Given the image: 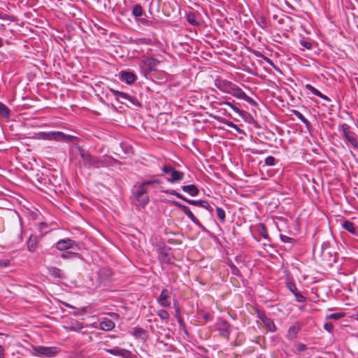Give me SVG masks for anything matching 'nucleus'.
<instances>
[{
    "label": "nucleus",
    "mask_w": 358,
    "mask_h": 358,
    "mask_svg": "<svg viewBox=\"0 0 358 358\" xmlns=\"http://www.w3.org/2000/svg\"><path fill=\"white\" fill-rule=\"evenodd\" d=\"M227 264H228V266H229L230 268H231V266H235L231 262H229Z\"/></svg>",
    "instance_id": "60"
},
{
    "label": "nucleus",
    "mask_w": 358,
    "mask_h": 358,
    "mask_svg": "<svg viewBox=\"0 0 358 358\" xmlns=\"http://www.w3.org/2000/svg\"><path fill=\"white\" fill-rule=\"evenodd\" d=\"M263 323L264 324V325L268 328V329L271 331V332H275L276 331V327L273 322V321L268 317V318H265L264 317V320H263Z\"/></svg>",
    "instance_id": "29"
},
{
    "label": "nucleus",
    "mask_w": 358,
    "mask_h": 358,
    "mask_svg": "<svg viewBox=\"0 0 358 358\" xmlns=\"http://www.w3.org/2000/svg\"><path fill=\"white\" fill-rule=\"evenodd\" d=\"M334 324L331 322H326L324 324V329L329 333H332L334 331Z\"/></svg>",
    "instance_id": "46"
},
{
    "label": "nucleus",
    "mask_w": 358,
    "mask_h": 358,
    "mask_svg": "<svg viewBox=\"0 0 358 358\" xmlns=\"http://www.w3.org/2000/svg\"><path fill=\"white\" fill-rule=\"evenodd\" d=\"M174 169L175 168L171 165H164L161 168V170L165 174H171L172 171L174 170Z\"/></svg>",
    "instance_id": "40"
},
{
    "label": "nucleus",
    "mask_w": 358,
    "mask_h": 358,
    "mask_svg": "<svg viewBox=\"0 0 358 358\" xmlns=\"http://www.w3.org/2000/svg\"><path fill=\"white\" fill-rule=\"evenodd\" d=\"M294 295L295 296V300L297 302H299V303H304V302H306V298L301 293H300L299 291L296 293H295Z\"/></svg>",
    "instance_id": "41"
},
{
    "label": "nucleus",
    "mask_w": 358,
    "mask_h": 358,
    "mask_svg": "<svg viewBox=\"0 0 358 358\" xmlns=\"http://www.w3.org/2000/svg\"><path fill=\"white\" fill-rule=\"evenodd\" d=\"M145 334V331L141 327H135L133 335L136 337H142Z\"/></svg>",
    "instance_id": "38"
},
{
    "label": "nucleus",
    "mask_w": 358,
    "mask_h": 358,
    "mask_svg": "<svg viewBox=\"0 0 358 358\" xmlns=\"http://www.w3.org/2000/svg\"><path fill=\"white\" fill-rule=\"evenodd\" d=\"M78 256H79L78 253L74 252H71V251L64 252L61 255V257L62 259H72V258L78 257Z\"/></svg>",
    "instance_id": "35"
},
{
    "label": "nucleus",
    "mask_w": 358,
    "mask_h": 358,
    "mask_svg": "<svg viewBox=\"0 0 358 358\" xmlns=\"http://www.w3.org/2000/svg\"><path fill=\"white\" fill-rule=\"evenodd\" d=\"M181 189L184 192L188 194L191 196H196L199 193L198 187L193 184L182 185Z\"/></svg>",
    "instance_id": "17"
},
{
    "label": "nucleus",
    "mask_w": 358,
    "mask_h": 358,
    "mask_svg": "<svg viewBox=\"0 0 358 358\" xmlns=\"http://www.w3.org/2000/svg\"><path fill=\"white\" fill-rule=\"evenodd\" d=\"M82 164L87 169H99L108 166L112 158L108 156L94 157L84 149H79Z\"/></svg>",
    "instance_id": "2"
},
{
    "label": "nucleus",
    "mask_w": 358,
    "mask_h": 358,
    "mask_svg": "<svg viewBox=\"0 0 358 358\" xmlns=\"http://www.w3.org/2000/svg\"><path fill=\"white\" fill-rule=\"evenodd\" d=\"M159 61L154 57H148L141 60V66L148 72L157 70Z\"/></svg>",
    "instance_id": "9"
},
{
    "label": "nucleus",
    "mask_w": 358,
    "mask_h": 358,
    "mask_svg": "<svg viewBox=\"0 0 358 358\" xmlns=\"http://www.w3.org/2000/svg\"><path fill=\"white\" fill-rule=\"evenodd\" d=\"M229 94L232 95L233 96L243 99L250 103L253 102V99L248 96L245 92H243L238 85L236 84L234 85L232 89Z\"/></svg>",
    "instance_id": "12"
},
{
    "label": "nucleus",
    "mask_w": 358,
    "mask_h": 358,
    "mask_svg": "<svg viewBox=\"0 0 358 358\" xmlns=\"http://www.w3.org/2000/svg\"><path fill=\"white\" fill-rule=\"evenodd\" d=\"M173 204L180 208L189 218V220L202 231H206L205 227L201 223V222L194 215L190 208L184 204H182L178 201H173Z\"/></svg>",
    "instance_id": "8"
},
{
    "label": "nucleus",
    "mask_w": 358,
    "mask_h": 358,
    "mask_svg": "<svg viewBox=\"0 0 358 358\" xmlns=\"http://www.w3.org/2000/svg\"><path fill=\"white\" fill-rule=\"evenodd\" d=\"M201 208L206 209L209 213L213 211V208L208 203L207 201H205V203L202 204Z\"/></svg>",
    "instance_id": "50"
},
{
    "label": "nucleus",
    "mask_w": 358,
    "mask_h": 358,
    "mask_svg": "<svg viewBox=\"0 0 358 358\" xmlns=\"http://www.w3.org/2000/svg\"><path fill=\"white\" fill-rule=\"evenodd\" d=\"M161 180L157 178L145 180L141 183L135 185L136 189L133 191L132 196L134 199L138 202V205L145 207L150 201L148 196V186L154 185H159Z\"/></svg>",
    "instance_id": "1"
},
{
    "label": "nucleus",
    "mask_w": 358,
    "mask_h": 358,
    "mask_svg": "<svg viewBox=\"0 0 358 358\" xmlns=\"http://www.w3.org/2000/svg\"><path fill=\"white\" fill-rule=\"evenodd\" d=\"M221 106H228L230 107L236 114H238L240 117H242L243 115V111L239 109L237 106H236L234 104H233L231 102L228 101H224L220 103Z\"/></svg>",
    "instance_id": "27"
},
{
    "label": "nucleus",
    "mask_w": 358,
    "mask_h": 358,
    "mask_svg": "<svg viewBox=\"0 0 358 358\" xmlns=\"http://www.w3.org/2000/svg\"><path fill=\"white\" fill-rule=\"evenodd\" d=\"M38 245L37 237L31 236L27 241V249L29 252H33L36 250Z\"/></svg>",
    "instance_id": "24"
},
{
    "label": "nucleus",
    "mask_w": 358,
    "mask_h": 358,
    "mask_svg": "<svg viewBox=\"0 0 358 358\" xmlns=\"http://www.w3.org/2000/svg\"><path fill=\"white\" fill-rule=\"evenodd\" d=\"M264 59H265V60H266L268 64H270L271 65H273V62H272L269 58H267V57H264Z\"/></svg>",
    "instance_id": "58"
},
{
    "label": "nucleus",
    "mask_w": 358,
    "mask_h": 358,
    "mask_svg": "<svg viewBox=\"0 0 358 358\" xmlns=\"http://www.w3.org/2000/svg\"><path fill=\"white\" fill-rule=\"evenodd\" d=\"M159 305L163 308H168L171 306L170 292L167 289H163L157 299Z\"/></svg>",
    "instance_id": "13"
},
{
    "label": "nucleus",
    "mask_w": 358,
    "mask_h": 358,
    "mask_svg": "<svg viewBox=\"0 0 358 358\" xmlns=\"http://www.w3.org/2000/svg\"><path fill=\"white\" fill-rule=\"evenodd\" d=\"M49 274L54 278H64V273L59 268L52 266L48 268Z\"/></svg>",
    "instance_id": "22"
},
{
    "label": "nucleus",
    "mask_w": 358,
    "mask_h": 358,
    "mask_svg": "<svg viewBox=\"0 0 358 358\" xmlns=\"http://www.w3.org/2000/svg\"><path fill=\"white\" fill-rule=\"evenodd\" d=\"M225 124L227 126H228L230 128H235V126H236V124H234V122H231V121H227L225 122Z\"/></svg>",
    "instance_id": "56"
},
{
    "label": "nucleus",
    "mask_w": 358,
    "mask_h": 358,
    "mask_svg": "<svg viewBox=\"0 0 358 358\" xmlns=\"http://www.w3.org/2000/svg\"><path fill=\"white\" fill-rule=\"evenodd\" d=\"M299 330H300L299 326H298V325L291 326L288 329L287 338L289 340L294 339L296 337Z\"/></svg>",
    "instance_id": "23"
},
{
    "label": "nucleus",
    "mask_w": 358,
    "mask_h": 358,
    "mask_svg": "<svg viewBox=\"0 0 358 358\" xmlns=\"http://www.w3.org/2000/svg\"><path fill=\"white\" fill-rule=\"evenodd\" d=\"M206 358H209V357H206Z\"/></svg>",
    "instance_id": "61"
},
{
    "label": "nucleus",
    "mask_w": 358,
    "mask_h": 358,
    "mask_svg": "<svg viewBox=\"0 0 358 358\" xmlns=\"http://www.w3.org/2000/svg\"><path fill=\"white\" fill-rule=\"evenodd\" d=\"M160 259L164 262L169 261V258L168 257V255L166 252H161L160 254Z\"/></svg>",
    "instance_id": "52"
},
{
    "label": "nucleus",
    "mask_w": 358,
    "mask_h": 358,
    "mask_svg": "<svg viewBox=\"0 0 358 358\" xmlns=\"http://www.w3.org/2000/svg\"><path fill=\"white\" fill-rule=\"evenodd\" d=\"M176 320H177V321H178V322L179 324L180 328L181 329H182L185 334H187L185 322H184L183 319L182 318V317L180 316V308H179V307H176Z\"/></svg>",
    "instance_id": "26"
},
{
    "label": "nucleus",
    "mask_w": 358,
    "mask_h": 358,
    "mask_svg": "<svg viewBox=\"0 0 358 358\" xmlns=\"http://www.w3.org/2000/svg\"><path fill=\"white\" fill-rule=\"evenodd\" d=\"M77 243L69 238L60 239L55 244L56 248L60 251H64L68 249H73L77 248Z\"/></svg>",
    "instance_id": "10"
},
{
    "label": "nucleus",
    "mask_w": 358,
    "mask_h": 358,
    "mask_svg": "<svg viewBox=\"0 0 358 358\" xmlns=\"http://www.w3.org/2000/svg\"><path fill=\"white\" fill-rule=\"evenodd\" d=\"M293 115H294L299 120H300L305 125L306 129L310 131L312 125L310 122L303 116V115L297 110H292Z\"/></svg>",
    "instance_id": "20"
},
{
    "label": "nucleus",
    "mask_w": 358,
    "mask_h": 358,
    "mask_svg": "<svg viewBox=\"0 0 358 358\" xmlns=\"http://www.w3.org/2000/svg\"><path fill=\"white\" fill-rule=\"evenodd\" d=\"M196 15L193 12H189L186 14L187 21L192 25H199V22L196 20Z\"/></svg>",
    "instance_id": "28"
},
{
    "label": "nucleus",
    "mask_w": 358,
    "mask_h": 358,
    "mask_svg": "<svg viewBox=\"0 0 358 358\" xmlns=\"http://www.w3.org/2000/svg\"><path fill=\"white\" fill-rule=\"evenodd\" d=\"M345 313H335L326 316V320H338L345 316Z\"/></svg>",
    "instance_id": "31"
},
{
    "label": "nucleus",
    "mask_w": 358,
    "mask_h": 358,
    "mask_svg": "<svg viewBox=\"0 0 358 358\" xmlns=\"http://www.w3.org/2000/svg\"><path fill=\"white\" fill-rule=\"evenodd\" d=\"M132 15L136 17H141L143 14V8L140 4H136L132 8Z\"/></svg>",
    "instance_id": "30"
},
{
    "label": "nucleus",
    "mask_w": 358,
    "mask_h": 358,
    "mask_svg": "<svg viewBox=\"0 0 358 358\" xmlns=\"http://www.w3.org/2000/svg\"><path fill=\"white\" fill-rule=\"evenodd\" d=\"M84 327H85V326H84L83 323L80 322L78 320H73L70 321V322H69V329L70 331L78 332V331H80L81 329H83Z\"/></svg>",
    "instance_id": "21"
},
{
    "label": "nucleus",
    "mask_w": 358,
    "mask_h": 358,
    "mask_svg": "<svg viewBox=\"0 0 358 358\" xmlns=\"http://www.w3.org/2000/svg\"><path fill=\"white\" fill-rule=\"evenodd\" d=\"M60 349L56 346H33L32 354L36 357H55L59 352Z\"/></svg>",
    "instance_id": "4"
},
{
    "label": "nucleus",
    "mask_w": 358,
    "mask_h": 358,
    "mask_svg": "<svg viewBox=\"0 0 358 358\" xmlns=\"http://www.w3.org/2000/svg\"><path fill=\"white\" fill-rule=\"evenodd\" d=\"M287 287L293 294H294L295 293H296L298 292L297 288L294 282H287Z\"/></svg>",
    "instance_id": "44"
},
{
    "label": "nucleus",
    "mask_w": 358,
    "mask_h": 358,
    "mask_svg": "<svg viewBox=\"0 0 358 358\" xmlns=\"http://www.w3.org/2000/svg\"><path fill=\"white\" fill-rule=\"evenodd\" d=\"M157 314L162 320H167L169 318V313L164 309L159 310Z\"/></svg>",
    "instance_id": "37"
},
{
    "label": "nucleus",
    "mask_w": 358,
    "mask_h": 358,
    "mask_svg": "<svg viewBox=\"0 0 358 358\" xmlns=\"http://www.w3.org/2000/svg\"><path fill=\"white\" fill-rule=\"evenodd\" d=\"M215 329L218 331L219 335L227 339H229V335L232 332L233 327L227 320L223 318H218L215 323Z\"/></svg>",
    "instance_id": "6"
},
{
    "label": "nucleus",
    "mask_w": 358,
    "mask_h": 358,
    "mask_svg": "<svg viewBox=\"0 0 358 358\" xmlns=\"http://www.w3.org/2000/svg\"><path fill=\"white\" fill-rule=\"evenodd\" d=\"M233 129L238 134H243V130L241 129L237 124H236L235 128Z\"/></svg>",
    "instance_id": "57"
},
{
    "label": "nucleus",
    "mask_w": 358,
    "mask_h": 358,
    "mask_svg": "<svg viewBox=\"0 0 358 358\" xmlns=\"http://www.w3.org/2000/svg\"><path fill=\"white\" fill-rule=\"evenodd\" d=\"M106 351L112 355L121 357L122 358H129L131 354L129 350L123 348H120L118 347H115L110 349H106Z\"/></svg>",
    "instance_id": "14"
},
{
    "label": "nucleus",
    "mask_w": 358,
    "mask_h": 358,
    "mask_svg": "<svg viewBox=\"0 0 358 358\" xmlns=\"http://www.w3.org/2000/svg\"><path fill=\"white\" fill-rule=\"evenodd\" d=\"M276 159L273 156H268L266 157L264 160L265 165L268 166H273L275 165Z\"/></svg>",
    "instance_id": "39"
},
{
    "label": "nucleus",
    "mask_w": 358,
    "mask_h": 358,
    "mask_svg": "<svg viewBox=\"0 0 358 358\" xmlns=\"http://www.w3.org/2000/svg\"><path fill=\"white\" fill-rule=\"evenodd\" d=\"M305 88L310 91L313 94L322 99L323 100L326 101H330L331 99L329 96L323 94L322 92H320L317 89H316L315 87H314L313 85H311L310 84H306L305 85Z\"/></svg>",
    "instance_id": "18"
},
{
    "label": "nucleus",
    "mask_w": 358,
    "mask_h": 358,
    "mask_svg": "<svg viewBox=\"0 0 358 358\" xmlns=\"http://www.w3.org/2000/svg\"><path fill=\"white\" fill-rule=\"evenodd\" d=\"M163 192L166 194L176 196L177 198L180 199L182 201H184L185 197V196L182 195L181 194L178 193L177 191H176L174 189H166V190H164Z\"/></svg>",
    "instance_id": "33"
},
{
    "label": "nucleus",
    "mask_w": 358,
    "mask_h": 358,
    "mask_svg": "<svg viewBox=\"0 0 358 358\" xmlns=\"http://www.w3.org/2000/svg\"><path fill=\"white\" fill-rule=\"evenodd\" d=\"M234 85V83L225 79L217 78L215 80V86L224 93L229 94Z\"/></svg>",
    "instance_id": "11"
},
{
    "label": "nucleus",
    "mask_w": 358,
    "mask_h": 358,
    "mask_svg": "<svg viewBox=\"0 0 358 358\" xmlns=\"http://www.w3.org/2000/svg\"><path fill=\"white\" fill-rule=\"evenodd\" d=\"M99 327L103 331H111L115 327V323L112 320L105 317L100 321Z\"/></svg>",
    "instance_id": "16"
},
{
    "label": "nucleus",
    "mask_w": 358,
    "mask_h": 358,
    "mask_svg": "<svg viewBox=\"0 0 358 358\" xmlns=\"http://www.w3.org/2000/svg\"><path fill=\"white\" fill-rule=\"evenodd\" d=\"M299 43L301 46H303L306 50H311L313 48L312 43L308 41L304 40V39L300 40Z\"/></svg>",
    "instance_id": "42"
},
{
    "label": "nucleus",
    "mask_w": 358,
    "mask_h": 358,
    "mask_svg": "<svg viewBox=\"0 0 358 358\" xmlns=\"http://www.w3.org/2000/svg\"><path fill=\"white\" fill-rule=\"evenodd\" d=\"M47 227V224L44 222H41L39 224H38V229L42 231L45 228Z\"/></svg>",
    "instance_id": "55"
},
{
    "label": "nucleus",
    "mask_w": 358,
    "mask_h": 358,
    "mask_svg": "<svg viewBox=\"0 0 358 358\" xmlns=\"http://www.w3.org/2000/svg\"><path fill=\"white\" fill-rule=\"evenodd\" d=\"M280 238L283 243H291L293 242L294 239L291 237H289L286 235L280 234Z\"/></svg>",
    "instance_id": "45"
},
{
    "label": "nucleus",
    "mask_w": 358,
    "mask_h": 358,
    "mask_svg": "<svg viewBox=\"0 0 358 358\" xmlns=\"http://www.w3.org/2000/svg\"><path fill=\"white\" fill-rule=\"evenodd\" d=\"M10 262L8 259H0V268H3L8 266Z\"/></svg>",
    "instance_id": "47"
},
{
    "label": "nucleus",
    "mask_w": 358,
    "mask_h": 358,
    "mask_svg": "<svg viewBox=\"0 0 358 358\" xmlns=\"http://www.w3.org/2000/svg\"><path fill=\"white\" fill-rule=\"evenodd\" d=\"M136 79V76L131 71H122L120 72V80L128 85L133 84Z\"/></svg>",
    "instance_id": "15"
},
{
    "label": "nucleus",
    "mask_w": 358,
    "mask_h": 358,
    "mask_svg": "<svg viewBox=\"0 0 358 358\" xmlns=\"http://www.w3.org/2000/svg\"><path fill=\"white\" fill-rule=\"evenodd\" d=\"M259 234L264 238L267 239L268 238V234L266 231V229L264 225H262V229L259 231Z\"/></svg>",
    "instance_id": "48"
},
{
    "label": "nucleus",
    "mask_w": 358,
    "mask_h": 358,
    "mask_svg": "<svg viewBox=\"0 0 358 358\" xmlns=\"http://www.w3.org/2000/svg\"><path fill=\"white\" fill-rule=\"evenodd\" d=\"M170 175L171 178H168L166 179L167 181L170 183H175L178 181L182 180L184 178V173L180 171H177L175 169Z\"/></svg>",
    "instance_id": "19"
},
{
    "label": "nucleus",
    "mask_w": 358,
    "mask_h": 358,
    "mask_svg": "<svg viewBox=\"0 0 358 358\" xmlns=\"http://www.w3.org/2000/svg\"><path fill=\"white\" fill-rule=\"evenodd\" d=\"M257 315H258V317L262 320V322H263V320H264V317L268 318V317L266 315V314L263 312H259Z\"/></svg>",
    "instance_id": "53"
},
{
    "label": "nucleus",
    "mask_w": 358,
    "mask_h": 358,
    "mask_svg": "<svg viewBox=\"0 0 358 358\" xmlns=\"http://www.w3.org/2000/svg\"><path fill=\"white\" fill-rule=\"evenodd\" d=\"M0 358H5L4 348L0 344Z\"/></svg>",
    "instance_id": "54"
},
{
    "label": "nucleus",
    "mask_w": 358,
    "mask_h": 358,
    "mask_svg": "<svg viewBox=\"0 0 358 358\" xmlns=\"http://www.w3.org/2000/svg\"><path fill=\"white\" fill-rule=\"evenodd\" d=\"M342 226L343 229L350 232L352 234H356L357 230L355 224L349 220H345L343 222Z\"/></svg>",
    "instance_id": "25"
},
{
    "label": "nucleus",
    "mask_w": 358,
    "mask_h": 358,
    "mask_svg": "<svg viewBox=\"0 0 358 358\" xmlns=\"http://www.w3.org/2000/svg\"><path fill=\"white\" fill-rule=\"evenodd\" d=\"M0 114L4 117H8L10 115V110L5 104L1 102H0Z\"/></svg>",
    "instance_id": "36"
},
{
    "label": "nucleus",
    "mask_w": 358,
    "mask_h": 358,
    "mask_svg": "<svg viewBox=\"0 0 358 358\" xmlns=\"http://www.w3.org/2000/svg\"><path fill=\"white\" fill-rule=\"evenodd\" d=\"M296 349L299 352H303L307 349V347L305 344L299 343L297 345Z\"/></svg>",
    "instance_id": "51"
},
{
    "label": "nucleus",
    "mask_w": 358,
    "mask_h": 358,
    "mask_svg": "<svg viewBox=\"0 0 358 358\" xmlns=\"http://www.w3.org/2000/svg\"><path fill=\"white\" fill-rule=\"evenodd\" d=\"M109 90L115 96V99L122 103H124L122 100H126L129 101L134 106L140 107L141 106V103L134 96L112 88H110Z\"/></svg>",
    "instance_id": "7"
},
{
    "label": "nucleus",
    "mask_w": 358,
    "mask_h": 358,
    "mask_svg": "<svg viewBox=\"0 0 358 358\" xmlns=\"http://www.w3.org/2000/svg\"><path fill=\"white\" fill-rule=\"evenodd\" d=\"M184 201L187 202V203L195 206H199L201 207L203 203H205V200H193V199H189L187 197H185Z\"/></svg>",
    "instance_id": "32"
},
{
    "label": "nucleus",
    "mask_w": 358,
    "mask_h": 358,
    "mask_svg": "<svg viewBox=\"0 0 358 358\" xmlns=\"http://www.w3.org/2000/svg\"><path fill=\"white\" fill-rule=\"evenodd\" d=\"M230 269H231V272L233 275H236V276L241 275V272L236 266H231Z\"/></svg>",
    "instance_id": "49"
},
{
    "label": "nucleus",
    "mask_w": 358,
    "mask_h": 358,
    "mask_svg": "<svg viewBox=\"0 0 358 358\" xmlns=\"http://www.w3.org/2000/svg\"><path fill=\"white\" fill-rule=\"evenodd\" d=\"M36 138L45 141L67 142L71 139V136L62 131H39L36 134Z\"/></svg>",
    "instance_id": "3"
},
{
    "label": "nucleus",
    "mask_w": 358,
    "mask_h": 358,
    "mask_svg": "<svg viewBox=\"0 0 358 358\" xmlns=\"http://www.w3.org/2000/svg\"><path fill=\"white\" fill-rule=\"evenodd\" d=\"M329 242H324L321 245V250H322V255L325 256L326 253H329V252H327V250L329 248Z\"/></svg>",
    "instance_id": "43"
},
{
    "label": "nucleus",
    "mask_w": 358,
    "mask_h": 358,
    "mask_svg": "<svg viewBox=\"0 0 358 358\" xmlns=\"http://www.w3.org/2000/svg\"><path fill=\"white\" fill-rule=\"evenodd\" d=\"M3 45V39L0 37V48H2Z\"/></svg>",
    "instance_id": "59"
},
{
    "label": "nucleus",
    "mask_w": 358,
    "mask_h": 358,
    "mask_svg": "<svg viewBox=\"0 0 358 358\" xmlns=\"http://www.w3.org/2000/svg\"><path fill=\"white\" fill-rule=\"evenodd\" d=\"M339 131H341L350 146L355 150H358V140L356 138V134L351 131L350 127L346 123H343L340 126Z\"/></svg>",
    "instance_id": "5"
},
{
    "label": "nucleus",
    "mask_w": 358,
    "mask_h": 358,
    "mask_svg": "<svg viewBox=\"0 0 358 358\" xmlns=\"http://www.w3.org/2000/svg\"><path fill=\"white\" fill-rule=\"evenodd\" d=\"M216 214L221 222H224L225 221V211L223 208L220 207L216 208Z\"/></svg>",
    "instance_id": "34"
}]
</instances>
